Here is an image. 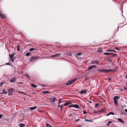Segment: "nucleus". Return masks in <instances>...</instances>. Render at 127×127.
I'll return each instance as SVG.
<instances>
[{
	"mask_svg": "<svg viewBox=\"0 0 127 127\" xmlns=\"http://www.w3.org/2000/svg\"><path fill=\"white\" fill-rule=\"evenodd\" d=\"M39 57L38 56H32L30 59V61L32 62L36 60L37 59H39Z\"/></svg>",
	"mask_w": 127,
	"mask_h": 127,
	"instance_id": "1",
	"label": "nucleus"
},
{
	"mask_svg": "<svg viewBox=\"0 0 127 127\" xmlns=\"http://www.w3.org/2000/svg\"><path fill=\"white\" fill-rule=\"evenodd\" d=\"M77 80L76 78H75L74 79L71 80V81H68L66 83V85H70L75 82Z\"/></svg>",
	"mask_w": 127,
	"mask_h": 127,
	"instance_id": "2",
	"label": "nucleus"
},
{
	"mask_svg": "<svg viewBox=\"0 0 127 127\" xmlns=\"http://www.w3.org/2000/svg\"><path fill=\"white\" fill-rule=\"evenodd\" d=\"M104 54L105 55H109L111 54V56L112 57H115L116 56V55L115 54H114L113 53H104Z\"/></svg>",
	"mask_w": 127,
	"mask_h": 127,
	"instance_id": "3",
	"label": "nucleus"
},
{
	"mask_svg": "<svg viewBox=\"0 0 127 127\" xmlns=\"http://www.w3.org/2000/svg\"><path fill=\"white\" fill-rule=\"evenodd\" d=\"M10 57V59H11V61L13 62L14 61V54H12L11 55L10 54H9Z\"/></svg>",
	"mask_w": 127,
	"mask_h": 127,
	"instance_id": "4",
	"label": "nucleus"
},
{
	"mask_svg": "<svg viewBox=\"0 0 127 127\" xmlns=\"http://www.w3.org/2000/svg\"><path fill=\"white\" fill-rule=\"evenodd\" d=\"M114 70L112 69H104V72L105 73H107L111 71H113Z\"/></svg>",
	"mask_w": 127,
	"mask_h": 127,
	"instance_id": "5",
	"label": "nucleus"
},
{
	"mask_svg": "<svg viewBox=\"0 0 127 127\" xmlns=\"http://www.w3.org/2000/svg\"><path fill=\"white\" fill-rule=\"evenodd\" d=\"M98 62L97 61H93L91 62V64H98Z\"/></svg>",
	"mask_w": 127,
	"mask_h": 127,
	"instance_id": "6",
	"label": "nucleus"
},
{
	"mask_svg": "<svg viewBox=\"0 0 127 127\" xmlns=\"http://www.w3.org/2000/svg\"><path fill=\"white\" fill-rule=\"evenodd\" d=\"M13 90L12 89H10L8 91V95H12L13 94Z\"/></svg>",
	"mask_w": 127,
	"mask_h": 127,
	"instance_id": "7",
	"label": "nucleus"
},
{
	"mask_svg": "<svg viewBox=\"0 0 127 127\" xmlns=\"http://www.w3.org/2000/svg\"><path fill=\"white\" fill-rule=\"evenodd\" d=\"M0 16L3 19L6 18L4 14L1 13H0Z\"/></svg>",
	"mask_w": 127,
	"mask_h": 127,
	"instance_id": "8",
	"label": "nucleus"
},
{
	"mask_svg": "<svg viewBox=\"0 0 127 127\" xmlns=\"http://www.w3.org/2000/svg\"><path fill=\"white\" fill-rule=\"evenodd\" d=\"M60 55H61V54H57L55 55H52L51 56H50V57H57L59 56H60Z\"/></svg>",
	"mask_w": 127,
	"mask_h": 127,
	"instance_id": "9",
	"label": "nucleus"
},
{
	"mask_svg": "<svg viewBox=\"0 0 127 127\" xmlns=\"http://www.w3.org/2000/svg\"><path fill=\"white\" fill-rule=\"evenodd\" d=\"M87 92V91L85 90H82L80 92V93L81 94H83Z\"/></svg>",
	"mask_w": 127,
	"mask_h": 127,
	"instance_id": "10",
	"label": "nucleus"
},
{
	"mask_svg": "<svg viewBox=\"0 0 127 127\" xmlns=\"http://www.w3.org/2000/svg\"><path fill=\"white\" fill-rule=\"evenodd\" d=\"M96 67V65H92V66H90L89 68H88V70H90L92 68H95Z\"/></svg>",
	"mask_w": 127,
	"mask_h": 127,
	"instance_id": "11",
	"label": "nucleus"
},
{
	"mask_svg": "<svg viewBox=\"0 0 127 127\" xmlns=\"http://www.w3.org/2000/svg\"><path fill=\"white\" fill-rule=\"evenodd\" d=\"M120 96H114V100H117L120 98Z\"/></svg>",
	"mask_w": 127,
	"mask_h": 127,
	"instance_id": "12",
	"label": "nucleus"
},
{
	"mask_svg": "<svg viewBox=\"0 0 127 127\" xmlns=\"http://www.w3.org/2000/svg\"><path fill=\"white\" fill-rule=\"evenodd\" d=\"M16 80L14 78H12L9 81L11 82H14Z\"/></svg>",
	"mask_w": 127,
	"mask_h": 127,
	"instance_id": "13",
	"label": "nucleus"
},
{
	"mask_svg": "<svg viewBox=\"0 0 127 127\" xmlns=\"http://www.w3.org/2000/svg\"><path fill=\"white\" fill-rule=\"evenodd\" d=\"M102 48H98L97 51L98 52H102Z\"/></svg>",
	"mask_w": 127,
	"mask_h": 127,
	"instance_id": "14",
	"label": "nucleus"
},
{
	"mask_svg": "<svg viewBox=\"0 0 127 127\" xmlns=\"http://www.w3.org/2000/svg\"><path fill=\"white\" fill-rule=\"evenodd\" d=\"M37 107V106H35L34 107H30V109L31 110H32L36 108Z\"/></svg>",
	"mask_w": 127,
	"mask_h": 127,
	"instance_id": "15",
	"label": "nucleus"
},
{
	"mask_svg": "<svg viewBox=\"0 0 127 127\" xmlns=\"http://www.w3.org/2000/svg\"><path fill=\"white\" fill-rule=\"evenodd\" d=\"M42 93L43 94H45L47 93H50V92L48 91H43L42 92Z\"/></svg>",
	"mask_w": 127,
	"mask_h": 127,
	"instance_id": "16",
	"label": "nucleus"
},
{
	"mask_svg": "<svg viewBox=\"0 0 127 127\" xmlns=\"http://www.w3.org/2000/svg\"><path fill=\"white\" fill-rule=\"evenodd\" d=\"M118 120L121 122L122 123H124V122L123 120H122V119H120V118H118Z\"/></svg>",
	"mask_w": 127,
	"mask_h": 127,
	"instance_id": "17",
	"label": "nucleus"
},
{
	"mask_svg": "<svg viewBox=\"0 0 127 127\" xmlns=\"http://www.w3.org/2000/svg\"><path fill=\"white\" fill-rule=\"evenodd\" d=\"M114 115V113L113 112H111L109 113L107 115V116H109V115Z\"/></svg>",
	"mask_w": 127,
	"mask_h": 127,
	"instance_id": "18",
	"label": "nucleus"
},
{
	"mask_svg": "<svg viewBox=\"0 0 127 127\" xmlns=\"http://www.w3.org/2000/svg\"><path fill=\"white\" fill-rule=\"evenodd\" d=\"M2 92L4 94H6L7 93L6 91V90L4 89H3L2 90Z\"/></svg>",
	"mask_w": 127,
	"mask_h": 127,
	"instance_id": "19",
	"label": "nucleus"
},
{
	"mask_svg": "<svg viewBox=\"0 0 127 127\" xmlns=\"http://www.w3.org/2000/svg\"><path fill=\"white\" fill-rule=\"evenodd\" d=\"M74 107L77 108H78L79 107V106L77 104H74Z\"/></svg>",
	"mask_w": 127,
	"mask_h": 127,
	"instance_id": "20",
	"label": "nucleus"
},
{
	"mask_svg": "<svg viewBox=\"0 0 127 127\" xmlns=\"http://www.w3.org/2000/svg\"><path fill=\"white\" fill-rule=\"evenodd\" d=\"M31 87H33L34 88H35L37 87L36 85H35V84H32L31 85Z\"/></svg>",
	"mask_w": 127,
	"mask_h": 127,
	"instance_id": "21",
	"label": "nucleus"
},
{
	"mask_svg": "<svg viewBox=\"0 0 127 127\" xmlns=\"http://www.w3.org/2000/svg\"><path fill=\"white\" fill-rule=\"evenodd\" d=\"M46 126L47 127H52L51 125L48 123L46 124Z\"/></svg>",
	"mask_w": 127,
	"mask_h": 127,
	"instance_id": "22",
	"label": "nucleus"
},
{
	"mask_svg": "<svg viewBox=\"0 0 127 127\" xmlns=\"http://www.w3.org/2000/svg\"><path fill=\"white\" fill-rule=\"evenodd\" d=\"M25 125L24 124H20L19 125V126L20 127H24L25 126Z\"/></svg>",
	"mask_w": 127,
	"mask_h": 127,
	"instance_id": "23",
	"label": "nucleus"
},
{
	"mask_svg": "<svg viewBox=\"0 0 127 127\" xmlns=\"http://www.w3.org/2000/svg\"><path fill=\"white\" fill-rule=\"evenodd\" d=\"M17 51H20V47L19 45H18L17 46Z\"/></svg>",
	"mask_w": 127,
	"mask_h": 127,
	"instance_id": "24",
	"label": "nucleus"
},
{
	"mask_svg": "<svg viewBox=\"0 0 127 127\" xmlns=\"http://www.w3.org/2000/svg\"><path fill=\"white\" fill-rule=\"evenodd\" d=\"M85 121L87 122H93V121L90 120H89L87 119H86L85 120Z\"/></svg>",
	"mask_w": 127,
	"mask_h": 127,
	"instance_id": "25",
	"label": "nucleus"
},
{
	"mask_svg": "<svg viewBox=\"0 0 127 127\" xmlns=\"http://www.w3.org/2000/svg\"><path fill=\"white\" fill-rule=\"evenodd\" d=\"M115 104L117 105L118 104V101L117 100H114Z\"/></svg>",
	"mask_w": 127,
	"mask_h": 127,
	"instance_id": "26",
	"label": "nucleus"
},
{
	"mask_svg": "<svg viewBox=\"0 0 127 127\" xmlns=\"http://www.w3.org/2000/svg\"><path fill=\"white\" fill-rule=\"evenodd\" d=\"M70 104V103H69V102H66V103H65L64 104V106H67V105H68L69 104Z\"/></svg>",
	"mask_w": 127,
	"mask_h": 127,
	"instance_id": "27",
	"label": "nucleus"
},
{
	"mask_svg": "<svg viewBox=\"0 0 127 127\" xmlns=\"http://www.w3.org/2000/svg\"><path fill=\"white\" fill-rule=\"evenodd\" d=\"M50 99L52 100V102H54L56 100V98L55 97L54 98L52 99L51 98H50Z\"/></svg>",
	"mask_w": 127,
	"mask_h": 127,
	"instance_id": "28",
	"label": "nucleus"
},
{
	"mask_svg": "<svg viewBox=\"0 0 127 127\" xmlns=\"http://www.w3.org/2000/svg\"><path fill=\"white\" fill-rule=\"evenodd\" d=\"M25 75L26 77H27L28 78H30L29 75L27 74H25Z\"/></svg>",
	"mask_w": 127,
	"mask_h": 127,
	"instance_id": "29",
	"label": "nucleus"
},
{
	"mask_svg": "<svg viewBox=\"0 0 127 127\" xmlns=\"http://www.w3.org/2000/svg\"><path fill=\"white\" fill-rule=\"evenodd\" d=\"M34 50V49L33 48H31L29 49V50L30 51H32Z\"/></svg>",
	"mask_w": 127,
	"mask_h": 127,
	"instance_id": "30",
	"label": "nucleus"
},
{
	"mask_svg": "<svg viewBox=\"0 0 127 127\" xmlns=\"http://www.w3.org/2000/svg\"><path fill=\"white\" fill-rule=\"evenodd\" d=\"M99 71L102 72H104V69H100Z\"/></svg>",
	"mask_w": 127,
	"mask_h": 127,
	"instance_id": "31",
	"label": "nucleus"
},
{
	"mask_svg": "<svg viewBox=\"0 0 127 127\" xmlns=\"http://www.w3.org/2000/svg\"><path fill=\"white\" fill-rule=\"evenodd\" d=\"M112 123V122L111 121H109L107 123V126H108L111 123Z\"/></svg>",
	"mask_w": 127,
	"mask_h": 127,
	"instance_id": "32",
	"label": "nucleus"
},
{
	"mask_svg": "<svg viewBox=\"0 0 127 127\" xmlns=\"http://www.w3.org/2000/svg\"><path fill=\"white\" fill-rule=\"evenodd\" d=\"M64 105H62L61 106V107H60L61 109V110L62 109V108L64 106Z\"/></svg>",
	"mask_w": 127,
	"mask_h": 127,
	"instance_id": "33",
	"label": "nucleus"
},
{
	"mask_svg": "<svg viewBox=\"0 0 127 127\" xmlns=\"http://www.w3.org/2000/svg\"><path fill=\"white\" fill-rule=\"evenodd\" d=\"M30 55V54L29 53H27L26 54V56H29Z\"/></svg>",
	"mask_w": 127,
	"mask_h": 127,
	"instance_id": "34",
	"label": "nucleus"
},
{
	"mask_svg": "<svg viewBox=\"0 0 127 127\" xmlns=\"http://www.w3.org/2000/svg\"><path fill=\"white\" fill-rule=\"evenodd\" d=\"M99 105V104L98 103H97L95 105V107H97Z\"/></svg>",
	"mask_w": 127,
	"mask_h": 127,
	"instance_id": "35",
	"label": "nucleus"
},
{
	"mask_svg": "<svg viewBox=\"0 0 127 127\" xmlns=\"http://www.w3.org/2000/svg\"><path fill=\"white\" fill-rule=\"evenodd\" d=\"M74 104H71L69 106V107H74Z\"/></svg>",
	"mask_w": 127,
	"mask_h": 127,
	"instance_id": "36",
	"label": "nucleus"
},
{
	"mask_svg": "<svg viewBox=\"0 0 127 127\" xmlns=\"http://www.w3.org/2000/svg\"><path fill=\"white\" fill-rule=\"evenodd\" d=\"M81 55V53H78L76 54L77 56L80 55Z\"/></svg>",
	"mask_w": 127,
	"mask_h": 127,
	"instance_id": "37",
	"label": "nucleus"
},
{
	"mask_svg": "<svg viewBox=\"0 0 127 127\" xmlns=\"http://www.w3.org/2000/svg\"><path fill=\"white\" fill-rule=\"evenodd\" d=\"M111 87L110 86L108 87L107 88V89L108 90H110L111 89Z\"/></svg>",
	"mask_w": 127,
	"mask_h": 127,
	"instance_id": "38",
	"label": "nucleus"
},
{
	"mask_svg": "<svg viewBox=\"0 0 127 127\" xmlns=\"http://www.w3.org/2000/svg\"><path fill=\"white\" fill-rule=\"evenodd\" d=\"M115 49H117V50H120V49L119 48V47H117L115 48Z\"/></svg>",
	"mask_w": 127,
	"mask_h": 127,
	"instance_id": "39",
	"label": "nucleus"
},
{
	"mask_svg": "<svg viewBox=\"0 0 127 127\" xmlns=\"http://www.w3.org/2000/svg\"><path fill=\"white\" fill-rule=\"evenodd\" d=\"M61 105H60V104H58V108H60L61 107Z\"/></svg>",
	"mask_w": 127,
	"mask_h": 127,
	"instance_id": "40",
	"label": "nucleus"
},
{
	"mask_svg": "<svg viewBox=\"0 0 127 127\" xmlns=\"http://www.w3.org/2000/svg\"><path fill=\"white\" fill-rule=\"evenodd\" d=\"M112 50H106L107 51H108V52H112Z\"/></svg>",
	"mask_w": 127,
	"mask_h": 127,
	"instance_id": "41",
	"label": "nucleus"
},
{
	"mask_svg": "<svg viewBox=\"0 0 127 127\" xmlns=\"http://www.w3.org/2000/svg\"><path fill=\"white\" fill-rule=\"evenodd\" d=\"M83 113L84 114H85L87 113L86 111H84Z\"/></svg>",
	"mask_w": 127,
	"mask_h": 127,
	"instance_id": "42",
	"label": "nucleus"
},
{
	"mask_svg": "<svg viewBox=\"0 0 127 127\" xmlns=\"http://www.w3.org/2000/svg\"><path fill=\"white\" fill-rule=\"evenodd\" d=\"M2 117V115L1 114H0V118H1Z\"/></svg>",
	"mask_w": 127,
	"mask_h": 127,
	"instance_id": "43",
	"label": "nucleus"
},
{
	"mask_svg": "<svg viewBox=\"0 0 127 127\" xmlns=\"http://www.w3.org/2000/svg\"><path fill=\"white\" fill-rule=\"evenodd\" d=\"M39 111L40 112H43V111L42 110H39Z\"/></svg>",
	"mask_w": 127,
	"mask_h": 127,
	"instance_id": "44",
	"label": "nucleus"
},
{
	"mask_svg": "<svg viewBox=\"0 0 127 127\" xmlns=\"http://www.w3.org/2000/svg\"><path fill=\"white\" fill-rule=\"evenodd\" d=\"M111 80V78H108V80L109 81H110Z\"/></svg>",
	"mask_w": 127,
	"mask_h": 127,
	"instance_id": "45",
	"label": "nucleus"
},
{
	"mask_svg": "<svg viewBox=\"0 0 127 127\" xmlns=\"http://www.w3.org/2000/svg\"><path fill=\"white\" fill-rule=\"evenodd\" d=\"M87 101L90 103H92V102L91 101Z\"/></svg>",
	"mask_w": 127,
	"mask_h": 127,
	"instance_id": "46",
	"label": "nucleus"
},
{
	"mask_svg": "<svg viewBox=\"0 0 127 127\" xmlns=\"http://www.w3.org/2000/svg\"><path fill=\"white\" fill-rule=\"evenodd\" d=\"M3 84V83H0V86H2V84Z\"/></svg>",
	"mask_w": 127,
	"mask_h": 127,
	"instance_id": "47",
	"label": "nucleus"
},
{
	"mask_svg": "<svg viewBox=\"0 0 127 127\" xmlns=\"http://www.w3.org/2000/svg\"><path fill=\"white\" fill-rule=\"evenodd\" d=\"M79 120H80V119H76V121H77V122L78 121H79Z\"/></svg>",
	"mask_w": 127,
	"mask_h": 127,
	"instance_id": "48",
	"label": "nucleus"
},
{
	"mask_svg": "<svg viewBox=\"0 0 127 127\" xmlns=\"http://www.w3.org/2000/svg\"><path fill=\"white\" fill-rule=\"evenodd\" d=\"M125 111L127 113V109H125Z\"/></svg>",
	"mask_w": 127,
	"mask_h": 127,
	"instance_id": "49",
	"label": "nucleus"
},
{
	"mask_svg": "<svg viewBox=\"0 0 127 127\" xmlns=\"http://www.w3.org/2000/svg\"><path fill=\"white\" fill-rule=\"evenodd\" d=\"M103 111H104L103 110L102 111H98V112H101Z\"/></svg>",
	"mask_w": 127,
	"mask_h": 127,
	"instance_id": "50",
	"label": "nucleus"
},
{
	"mask_svg": "<svg viewBox=\"0 0 127 127\" xmlns=\"http://www.w3.org/2000/svg\"><path fill=\"white\" fill-rule=\"evenodd\" d=\"M6 65H10V64L9 63H7L6 64Z\"/></svg>",
	"mask_w": 127,
	"mask_h": 127,
	"instance_id": "51",
	"label": "nucleus"
},
{
	"mask_svg": "<svg viewBox=\"0 0 127 127\" xmlns=\"http://www.w3.org/2000/svg\"><path fill=\"white\" fill-rule=\"evenodd\" d=\"M112 51H112V52H116V51H115V50H112Z\"/></svg>",
	"mask_w": 127,
	"mask_h": 127,
	"instance_id": "52",
	"label": "nucleus"
},
{
	"mask_svg": "<svg viewBox=\"0 0 127 127\" xmlns=\"http://www.w3.org/2000/svg\"><path fill=\"white\" fill-rule=\"evenodd\" d=\"M61 103V102H60V101H59V104Z\"/></svg>",
	"mask_w": 127,
	"mask_h": 127,
	"instance_id": "53",
	"label": "nucleus"
},
{
	"mask_svg": "<svg viewBox=\"0 0 127 127\" xmlns=\"http://www.w3.org/2000/svg\"><path fill=\"white\" fill-rule=\"evenodd\" d=\"M125 77L127 79V75Z\"/></svg>",
	"mask_w": 127,
	"mask_h": 127,
	"instance_id": "54",
	"label": "nucleus"
},
{
	"mask_svg": "<svg viewBox=\"0 0 127 127\" xmlns=\"http://www.w3.org/2000/svg\"><path fill=\"white\" fill-rule=\"evenodd\" d=\"M77 127H81V126H78Z\"/></svg>",
	"mask_w": 127,
	"mask_h": 127,
	"instance_id": "55",
	"label": "nucleus"
},
{
	"mask_svg": "<svg viewBox=\"0 0 127 127\" xmlns=\"http://www.w3.org/2000/svg\"><path fill=\"white\" fill-rule=\"evenodd\" d=\"M95 113H96V112H95Z\"/></svg>",
	"mask_w": 127,
	"mask_h": 127,
	"instance_id": "56",
	"label": "nucleus"
},
{
	"mask_svg": "<svg viewBox=\"0 0 127 127\" xmlns=\"http://www.w3.org/2000/svg\"><path fill=\"white\" fill-rule=\"evenodd\" d=\"M95 113H96V112H95Z\"/></svg>",
	"mask_w": 127,
	"mask_h": 127,
	"instance_id": "57",
	"label": "nucleus"
}]
</instances>
